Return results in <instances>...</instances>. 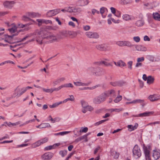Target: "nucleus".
Masks as SVG:
<instances>
[{
    "instance_id": "obj_1",
    "label": "nucleus",
    "mask_w": 160,
    "mask_h": 160,
    "mask_svg": "<svg viewBox=\"0 0 160 160\" xmlns=\"http://www.w3.org/2000/svg\"><path fill=\"white\" fill-rule=\"evenodd\" d=\"M43 32L42 31H39L38 32L37 35L38 37L37 38L36 41L38 43L40 44H42V39L46 38L48 40H49L50 42L58 41V38L57 36H54L52 34H50L47 37H45L43 36Z\"/></svg>"
},
{
    "instance_id": "obj_2",
    "label": "nucleus",
    "mask_w": 160,
    "mask_h": 160,
    "mask_svg": "<svg viewBox=\"0 0 160 160\" xmlns=\"http://www.w3.org/2000/svg\"><path fill=\"white\" fill-rule=\"evenodd\" d=\"M132 152L133 156L136 159L139 158L141 155V150L137 145H136L134 146Z\"/></svg>"
},
{
    "instance_id": "obj_3",
    "label": "nucleus",
    "mask_w": 160,
    "mask_h": 160,
    "mask_svg": "<svg viewBox=\"0 0 160 160\" xmlns=\"http://www.w3.org/2000/svg\"><path fill=\"white\" fill-rule=\"evenodd\" d=\"M48 140V138L45 137L42 138L37 142H36L32 145V147L33 148H35L39 146L41 144L47 142Z\"/></svg>"
},
{
    "instance_id": "obj_4",
    "label": "nucleus",
    "mask_w": 160,
    "mask_h": 160,
    "mask_svg": "<svg viewBox=\"0 0 160 160\" xmlns=\"http://www.w3.org/2000/svg\"><path fill=\"white\" fill-rule=\"evenodd\" d=\"M116 44L120 47H124L127 46L128 47H133V45L128 41H118L116 42Z\"/></svg>"
},
{
    "instance_id": "obj_5",
    "label": "nucleus",
    "mask_w": 160,
    "mask_h": 160,
    "mask_svg": "<svg viewBox=\"0 0 160 160\" xmlns=\"http://www.w3.org/2000/svg\"><path fill=\"white\" fill-rule=\"evenodd\" d=\"M96 48L98 50L101 51H109L111 49L110 46L103 44H98L95 46Z\"/></svg>"
},
{
    "instance_id": "obj_6",
    "label": "nucleus",
    "mask_w": 160,
    "mask_h": 160,
    "mask_svg": "<svg viewBox=\"0 0 160 160\" xmlns=\"http://www.w3.org/2000/svg\"><path fill=\"white\" fill-rule=\"evenodd\" d=\"M105 98L103 97L101 94L99 96L93 99V102L96 104H100L105 101Z\"/></svg>"
},
{
    "instance_id": "obj_7",
    "label": "nucleus",
    "mask_w": 160,
    "mask_h": 160,
    "mask_svg": "<svg viewBox=\"0 0 160 160\" xmlns=\"http://www.w3.org/2000/svg\"><path fill=\"white\" fill-rule=\"evenodd\" d=\"M86 36L90 38H98L99 37L98 34L95 32H87L85 33Z\"/></svg>"
},
{
    "instance_id": "obj_8",
    "label": "nucleus",
    "mask_w": 160,
    "mask_h": 160,
    "mask_svg": "<svg viewBox=\"0 0 160 160\" xmlns=\"http://www.w3.org/2000/svg\"><path fill=\"white\" fill-rule=\"evenodd\" d=\"M103 97L105 98V100L107 97H108L110 95H112L113 97H115L116 95H115V92L113 90H111L110 91H106L102 93Z\"/></svg>"
},
{
    "instance_id": "obj_9",
    "label": "nucleus",
    "mask_w": 160,
    "mask_h": 160,
    "mask_svg": "<svg viewBox=\"0 0 160 160\" xmlns=\"http://www.w3.org/2000/svg\"><path fill=\"white\" fill-rule=\"evenodd\" d=\"M16 3L15 1H6L3 3L4 6L7 8L11 9Z\"/></svg>"
},
{
    "instance_id": "obj_10",
    "label": "nucleus",
    "mask_w": 160,
    "mask_h": 160,
    "mask_svg": "<svg viewBox=\"0 0 160 160\" xmlns=\"http://www.w3.org/2000/svg\"><path fill=\"white\" fill-rule=\"evenodd\" d=\"M53 156V153L52 152H46L42 156V158L44 160H50Z\"/></svg>"
},
{
    "instance_id": "obj_11",
    "label": "nucleus",
    "mask_w": 160,
    "mask_h": 160,
    "mask_svg": "<svg viewBox=\"0 0 160 160\" xmlns=\"http://www.w3.org/2000/svg\"><path fill=\"white\" fill-rule=\"evenodd\" d=\"M148 99L151 101L154 102L160 99V95L159 94H154L150 95L148 97Z\"/></svg>"
},
{
    "instance_id": "obj_12",
    "label": "nucleus",
    "mask_w": 160,
    "mask_h": 160,
    "mask_svg": "<svg viewBox=\"0 0 160 160\" xmlns=\"http://www.w3.org/2000/svg\"><path fill=\"white\" fill-rule=\"evenodd\" d=\"M94 73L95 76H100L103 75L104 74V72L99 67H96V70Z\"/></svg>"
},
{
    "instance_id": "obj_13",
    "label": "nucleus",
    "mask_w": 160,
    "mask_h": 160,
    "mask_svg": "<svg viewBox=\"0 0 160 160\" xmlns=\"http://www.w3.org/2000/svg\"><path fill=\"white\" fill-rule=\"evenodd\" d=\"M26 15L28 16L30 18L39 17L40 16L39 13L33 12H28L26 13Z\"/></svg>"
},
{
    "instance_id": "obj_14",
    "label": "nucleus",
    "mask_w": 160,
    "mask_h": 160,
    "mask_svg": "<svg viewBox=\"0 0 160 160\" xmlns=\"http://www.w3.org/2000/svg\"><path fill=\"white\" fill-rule=\"evenodd\" d=\"M38 30H36L34 32H33V33H31L29 35H28L23 38L20 41H18L17 42H22L23 41L25 40L27 38L29 37H30L34 35H37V38H36L38 37V36L37 35L38 34Z\"/></svg>"
},
{
    "instance_id": "obj_15",
    "label": "nucleus",
    "mask_w": 160,
    "mask_h": 160,
    "mask_svg": "<svg viewBox=\"0 0 160 160\" xmlns=\"http://www.w3.org/2000/svg\"><path fill=\"white\" fill-rule=\"evenodd\" d=\"M152 156L155 160H157L160 158V152L154 150L153 151Z\"/></svg>"
},
{
    "instance_id": "obj_16",
    "label": "nucleus",
    "mask_w": 160,
    "mask_h": 160,
    "mask_svg": "<svg viewBox=\"0 0 160 160\" xmlns=\"http://www.w3.org/2000/svg\"><path fill=\"white\" fill-rule=\"evenodd\" d=\"M93 108L91 106H87L86 107L83 108L82 111L83 113H86L87 111H92L93 110Z\"/></svg>"
},
{
    "instance_id": "obj_17",
    "label": "nucleus",
    "mask_w": 160,
    "mask_h": 160,
    "mask_svg": "<svg viewBox=\"0 0 160 160\" xmlns=\"http://www.w3.org/2000/svg\"><path fill=\"white\" fill-rule=\"evenodd\" d=\"M96 70V67H90L88 68L87 69V71L89 73H90L92 75H94L95 73Z\"/></svg>"
},
{
    "instance_id": "obj_18",
    "label": "nucleus",
    "mask_w": 160,
    "mask_h": 160,
    "mask_svg": "<svg viewBox=\"0 0 160 160\" xmlns=\"http://www.w3.org/2000/svg\"><path fill=\"white\" fill-rule=\"evenodd\" d=\"M51 126L48 123H45L41 124L37 126L38 128H42L47 127H50Z\"/></svg>"
},
{
    "instance_id": "obj_19",
    "label": "nucleus",
    "mask_w": 160,
    "mask_h": 160,
    "mask_svg": "<svg viewBox=\"0 0 160 160\" xmlns=\"http://www.w3.org/2000/svg\"><path fill=\"white\" fill-rule=\"evenodd\" d=\"M89 135L88 134H87L85 135H84L80 137H79L76 140L77 142H79V141H81L83 139H85V142H87L88 141V140L87 139V136Z\"/></svg>"
},
{
    "instance_id": "obj_20",
    "label": "nucleus",
    "mask_w": 160,
    "mask_h": 160,
    "mask_svg": "<svg viewBox=\"0 0 160 160\" xmlns=\"http://www.w3.org/2000/svg\"><path fill=\"white\" fill-rule=\"evenodd\" d=\"M153 18L157 21H160V14L158 12L153 13Z\"/></svg>"
},
{
    "instance_id": "obj_21",
    "label": "nucleus",
    "mask_w": 160,
    "mask_h": 160,
    "mask_svg": "<svg viewBox=\"0 0 160 160\" xmlns=\"http://www.w3.org/2000/svg\"><path fill=\"white\" fill-rule=\"evenodd\" d=\"M154 80V78L152 77L151 76H149L148 77L147 83L149 84L153 83Z\"/></svg>"
},
{
    "instance_id": "obj_22",
    "label": "nucleus",
    "mask_w": 160,
    "mask_h": 160,
    "mask_svg": "<svg viewBox=\"0 0 160 160\" xmlns=\"http://www.w3.org/2000/svg\"><path fill=\"white\" fill-rule=\"evenodd\" d=\"M78 2L81 4V6H84L89 3V1L88 0H82L79 1Z\"/></svg>"
},
{
    "instance_id": "obj_23",
    "label": "nucleus",
    "mask_w": 160,
    "mask_h": 160,
    "mask_svg": "<svg viewBox=\"0 0 160 160\" xmlns=\"http://www.w3.org/2000/svg\"><path fill=\"white\" fill-rule=\"evenodd\" d=\"M74 84L76 86H87L89 83H85L80 82H74Z\"/></svg>"
},
{
    "instance_id": "obj_24",
    "label": "nucleus",
    "mask_w": 160,
    "mask_h": 160,
    "mask_svg": "<svg viewBox=\"0 0 160 160\" xmlns=\"http://www.w3.org/2000/svg\"><path fill=\"white\" fill-rule=\"evenodd\" d=\"M154 113V112H145L143 113H140L139 114V117H142L144 116H148L150 114H152Z\"/></svg>"
},
{
    "instance_id": "obj_25",
    "label": "nucleus",
    "mask_w": 160,
    "mask_h": 160,
    "mask_svg": "<svg viewBox=\"0 0 160 160\" xmlns=\"http://www.w3.org/2000/svg\"><path fill=\"white\" fill-rule=\"evenodd\" d=\"M122 17L123 19L126 21L132 19V17L128 14H126L123 15Z\"/></svg>"
},
{
    "instance_id": "obj_26",
    "label": "nucleus",
    "mask_w": 160,
    "mask_h": 160,
    "mask_svg": "<svg viewBox=\"0 0 160 160\" xmlns=\"http://www.w3.org/2000/svg\"><path fill=\"white\" fill-rule=\"evenodd\" d=\"M132 2V0H121L120 3L122 5H125L130 3Z\"/></svg>"
},
{
    "instance_id": "obj_27",
    "label": "nucleus",
    "mask_w": 160,
    "mask_h": 160,
    "mask_svg": "<svg viewBox=\"0 0 160 160\" xmlns=\"http://www.w3.org/2000/svg\"><path fill=\"white\" fill-rule=\"evenodd\" d=\"M133 103L136 104L137 103H143L144 102V100L143 99H137L132 101Z\"/></svg>"
},
{
    "instance_id": "obj_28",
    "label": "nucleus",
    "mask_w": 160,
    "mask_h": 160,
    "mask_svg": "<svg viewBox=\"0 0 160 160\" xmlns=\"http://www.w3.org/2000/svg\"><path fill=\"white\" fill-rule=\"evenodd\" d=\"M144 23V22L142 20H138L136 22V24L137 26L140 27L143 25Z\"/></svg>"
},
{
    "instance_id": "obj_29",
    "label": "nucleus",
    "mask_w": 160,
    "mask_h": 160,
    "mask_svg": "<svg viewBox=\"0 0 160 160\" xmlns=\"http://www.w3.org/2000/svg\"><path fill=\"white\" fill-rule=\"evenodd\" d=\"M143 149L145 156L150 155L149 151L146 147H144Z\"/></svg>"
},
{
    "instance_id": "obj_30",
    "label": "nucleus",
    "mask_w": 160,
    "mask_h": 160,
    "mask_svg": "<svg viewBox=\"0 0 160 160\" xmlns=\"http://www.w3.org/2000/svg\"><path fill=\"white\" fill-rule=\"evenodd\" d=\"M126 66V64L122 61H120L119 62H117V66L119 67H124Z\"/></svg>"
},
{
    "instance_id": "obj_31",
    "label": "nucleus",
    "mask_w": 160,
    "mask_h": 160,
    "mask_svg": "<svg viewBox=\"0 0 160 160\" xmlns=\"http://www.w3.org/2000/svg\"><path fill=\"white\" fill-rule=\"evenodd\" d=\"M22 20L24 21H32L33 22L34 21L32 19H31L28 16H25L24 15L22 17Z\"/></svg>"
},
{
    "instance_id": "obj_32",
    "label": "nucleus",
    "mask_w": 160,
    "mask_h": 160,
    "mask_svg": "<svg viewBox=\"0 0 160 160\" xmlns=\"http://www.w3.org/2000/svg\"><path fill=\"white\" fill-rule=\"evenodd\" d=\"M27 90L25 89V88H22L21 89V92H17V95H18L19 96H20L21 95H22V94H23Z\"/></svg>"
},
{
    "instance_id": "obj_33",
    "label": "nucleus",
    "mask_w": 160,
    "mask_h": 160,
    "mask_svg": "<svg viewBox=\"0 0 160 160\" xmlns=\"http://www.w3.org/2000/svg\"><path fill=\"white\" fill-rule=\"evenodd\" d=\"M47 16L48 17H51L54 16V13L53 10H51L48 12L47 14Z\"/></svg>"
},
{
    "instance_id": "obj_34",
    "label": "nucleus",
    "mask_w": 160,
    "mask_h": 160,
    "mask_svg": "<svg viewBox=\"0 0 160 160\" xmlns=\"http://www.w3.org/2000/svg\"><path fill=\"white\" fill-rule=\"evenodd\" d=\"M122 99V96L119 95V96H118L114 100V101L115 103H118L121 101Z\"/></svg>"
},
{
    "instance_id": "obj_35",
    "label": "nucleus",
    "mask_w": 160,
    "mask_h": 160,
    "mask_svg": "<svg viewBox=\"0 0 160 160\" xmlns=\"http://www.w3.org/2000/svg\"><path fill=\"white\" fill-rule=\"evenodd\" d=\"M59 153L63 157L67 154V151L66 150H62L59 152Z\"/></svg>"
},
{
    "instance_id": "obj_36",
    "label": "nucleus",
    "mask_w": 160,
    "mask_h": 160,
    "mask_svg": "<svg viewBox=\"0 0 160 160\" xmlns=\"http://www.w3.org/2000/svg\"><path fill=\"white\" fill-rule=\"evenodd\" d=\"M62 88L64 87L72 88L73 87V86L71 83L65 84L64 85H62Z\"/></svg>"
},
{
    "instance_id": "obj_37",
    "label": "nucleus",
    "mask_w": 160,
    "mask_h": 160,
    "mask_svg": "<svg viewBox=\"0 0 160 160\" xmlns=\"http://www.w3.org/2000/svg\"><path fill=\"white\" fill-rule=\"evenodd\" d=\"M69 132H68L65 131L60 132L58 133H56L54 134V135L55 136L57 135H63L64 134L68 133Z\"/></svg>"
},
{
    "instance_id": "obj_38",
    "label": "nucleus",
    "mask_w": 160,
    "mask_h": 160,
    "mask_svg": "<svg viewBox=\"0 0 160 160\" xmlns=\"http://www.w3.org/2000/svg\"><path fill=\"white\" fill-rule=\"evenodd\" d=\"M70 98H67V99L65 100L64 101L65 102H66L68 100H70L71 101H73L74 100V97L73 96V95H71L70 96Z\"/></svg>"
},
{
    "instance_id": "obj_39",
    "label": "nucleus",
    "mask_w": 160,
    "mask_h": 160,
    "mask_svg": "<svg viewBox=\"0 0 160 160\" xmlns=\"http://www.w3.org/2000/svg\"><path fill=\"white\" fill-rule=\"evenodd\" d=\"M74 12H80L82 11L81 8H73Z\"/></svg>"
},
{
    "instance_id": "obj_40",
    "label": "nucleus",
    "mask_w": 160,
    "mask_h": 160,
    "mask_svg": "<svg viewBox=\"0 0 160 160\" xmlns=\"http://www.w3.org/2000/svg\"><path fill=\"white\" fill-rule=\"evenodd\" d=\"M111 83L112 85L114 86H121L122 85V84L121 83L117 82H111Z\"/></svg>"
},
{
    "instance_id": "obj_41",
    "label": "nucleus",
    "mask_w": 160,
    "mask_h": 160,
    "mask_svg": "<svg viewBox=\"0 0 160 160\" xmlns=\"http://www.w3.org/2000/svg\"><path fill=\"white\" fill-rule=\"evenodd\" d=\"M8 30L11 33H14L16 31L15 27H13L11 28L8 29Z\"/></svg>"
},
{
    "instance_id": "obj_42",
    "label": "nucleus",
    "mask_w": 160,
    "mask_h": 160,
    "mask_svg": "<svg viewBox=\"0 0 160 160\" xmlns=\"http://www.w3.org/2000/svg\"><path fill=\"white\" fill-rule=\"evenodd\" d=\"M81 103L82 104V106L83 107V108L86 107L88 105V103L84 101H81Z\"/></svg>"
},
{
    "instance_id": "obj_43",
    "label": "nucleus",
    "mask_w": 160,
    "mask_h": 160,
    "mask_svg": "<svg viewBox=\"0 0 160 160\" xmlns=\"http://www.w3.org/2000/svg\"><path fill=\"white\" fill-rule=\"evenodd\" d=\"M8 11L0 12V17L4 16L8 14Z\"/></svg>"
},
{
    "instance_id": "obj_44",
    "label": "nucleus",
    "mask_w": 160,
    "mask_h": 160,
    "mask_svg": "<svg viewBox=\"0 0 160 160\" xmlns=\"http://www.w3.org/2000/svg\"><path fill=\"white\" fill-rule=\"evenodd\" d=\"M66 8L67 12H73V9H72V7H69L68 8Z\"/></svg>"
},
{
    "instance_id": "obj_45",
    "label": "nucleus",
    "mask_w": 160,
    "mask_h": 160,
    "mask_svg": "<svg viewBox=\"0 0 160 160\" xmlns=\"http://www.w3.org/2000/svg\"><path fill=\"white\" fill-rule=\"evenodd\" d=\"M133 39L136 42H138L140 41V38L138 36L134 37Z\"/></svg>"
},
{
    "instance_id": "obj_46",
    "label": "nucleus",
    "mask_w": 160,
    "mask_h": 160,
    "mask_svg": "<svg viewBox=\"0 0 160 160\" xmlns=\"http://www.w3.org/2000/svg\"><path fill=\"white\" fill-rule=\"evenodd\" d=\"M128 68H129L131 70L132 69V61H130L128 62Z\"/></svg>"
},
{
    "instance_id": "obj_47",
    "label": "nucleus",
    "mask_w": 160,
    "mask_h": 160,
    "mask_svg": "<svg viewBox=\"0 0 160 160\" xmlns=\"http://www.w3.org/2000/svg\"><path fill=\"white\" fill-rule=\"evenodd\" d=\"M62 88V85H61L57 88H55L53 89H52V92L54 91H58L59 90H60Z\"/></svg>"
},
{
    "instance_id": "obj_48",
    "label": "nucleus",
    "mask_w": 160,
    "mask_h": 160,
    "mask_svg": "<svg viewBox=\"0 0 160 160\" xmlns=\"http://www.w3.org/2000/svg\"><path fill=\"white\" fill-rule=\"evenodd\" d=\"M37 22L39 23V25H40V23L41 25L42 23H44V20L41 19H37Z\"/></svg>"
},
{
    "instance_id": "obj_49",
    "label": "nucleus",
    "mask_w": 160,
    "mask_h": 160,
    "mask_svg": "<svg viewBox=\"0 0 160 160\" xmlns=\"http://www.w3.org/2000/svg\"><path fill=\"white\" fill-rule=\"evenodd\" d=\"M18 26L20 28H22L24 27H26L27 26L28 24H18Z\"/></svg>"
},
{
    "instance_id": "obj_50",
    "label": "nucleus",
    "mask_w": 160,
    "mask_h": 160,
    "mask_svg": "<svg viewBox=\"0 0 160 160\" xmlns=\"http://www.w3.org/2000/svg\"><path fill=\"white\" fill-rule=\"evenodd\" d=\"M52 10L53 11V12L55 15L59 12H60V10L59 9H56Z\"/></svg>"
},
{
    "instance_id": "obj_51",
    "label": "nucleus",
    "mask_w": 160,
    "mask_h": 160,
    "mask_svg": "<svg viewBox=\"0 0 160 160\" xmlns=\"http://www.w3.org/2000/svg\"><path fill=\"white\" fill-rule=\"evenodd\" d=\"M144 60V58L143 57H142L140 58H138L137 59V61L138 62H142Z\"/></svg>"
},
{
    "instance_id": "obj_52",
    "label": "nucleus",
    "mask_w": 160,
    "mask_h": 160,
    "mask_svg": "<svg viewBox=\"0 0 160 160\" xmlns=\"http://www.w3.org/2000/svg\"><path fill=\"white\" fill-rule=\"evenodd\" d=\"M43 91H44V92H51V93L52 92V89H45V88H43Z\"/></svg>"
},
{
    "instance_id": "obj_53",
    "label": "nucleus",
    "mask_w": 160,
    "mask_h": 160,
    "mask_svg": "<svg viewBox=\"0 0 160 160\" xmlns=\"http://www.w3.org/2000/svg\"><path fill=\"white\" fill-rule=\"evenodd\" d=\"M100 146H98L95 149L94 152V154H96V153L98 152V150L100 149Z\"/></svg>"
},
{
    "instance_id": "obj_54",
    "label": "nucleus",
    "mask_w": 160,
    "mask_h": 160,
    "mask_svg": "<svg viewBox=\"0 0 160 160\" xmlns=\"http://www.w3.org/2000/svg\"><path fill=\"white\" fill-rule=\"evenodd\" d=\"M88 131V128L87 127H85L83 128L82 130H80V132H86Z\"/></svg>"
},
{
    "instance_id": "obj_55",
    "label": "nucleus",
    "mask_w": 160,
    "mask_h": 160,
    "mask_svg": "<svg viewBox=\"0 0 160 160\" xmlns=\"http://www.w3.org/2000/svg\"><path fill=\"white\" fill-rule=\"evenodd\" d=\"M107 120H108V119L101 120V121H99V122L96 123V124H97V125H98L99 124H100L104 122H105Z\"/></svg>"
},
{
    "instance_id": "obj_56",
    "label": "nucleus",
    "mask_w": 160,
    "mask_h": 160,
    "mask_svg": "<svg viewBox=\"0 0 160 160\" xmlns=\"http://www.w3.org/2000/svg\"><path fill=\"white\" fill-rule=\"evenodd\" d=\"M90 28V27L89 26L86 25L83 27V28L85 31L89 30Z\"/></svg>"
},
{
    "instance_id": "obj_57",
    "label": "nucleus",
    "mask_w": 160,
    "mask_h": 160,
    "mask_svg": "<svg viewBox=\"0 0 160 160\" xmlns=\"http://www.w3.org/2000/svg\"><path fill=\"white\" fill-rule=\"evenodd\" d=\"M101 63L103 64L105 66H108L111 65L109 63L104 61L102 62Z\"/></svg>"
},
{
    "instance_id": "obj_58",
    "label": "nucleus",
    "mask_w": 160,
    "mask_h": 160,
    "mask_svg": "<svg viewBox=\"0 0 160 160\" xmlns=\"http://www.w3.org/2000/svg\"><path fill=\"white\" fill-rule=\"evenodd\" d=\"M44 23L48 24V23H52V22L50 20H44Z\"/></svg>"
},
{
    "instance_id": "obj_59",
    "label": "nucleus",
    "mask_w": 160,
    "mask_h": 160,
    "mask_svg": "<svg viewBox=\"0 0 160 160\" xmlns=\"http://www.w3.org/2000/svg\"><path fill=\"white\" fill-rule=\"evenodd\" d=\"M110 10L112 13L115 14L116 13V9L114 8L113 7H111L110 8Z\"/></svg>"
},
{
    "instance_id": "obj_60",
    "label": "nucleus",
    "mask_w": 160,
    "mask_h": 160,
    "mask_svg": "<svg viewBox=\"0 0 160 160\" xmlns=\"http://www.w3.org/2000/svg\"><path fill=\"white\" fill-rule=\"evenodd\" d=\"M60 120V118H56L53 119L52 123H54L56 122H59Z\"/></svg>"
},
{
    "instance_id": "obj_61",
    "label": "nucleus",
    "mask_w": 160,
    "mask_h": 160,
    "mask_svg": "<svg viewBox=\"0 0 160 160\" xmlns=\"http://www.w3.org/2000/svg\"><path fill=\"white\" fill-rule=\"evenodd\" d=\"M144 40L145 41H150V39L148 36L146 35L144 37Z\"/></svg>"
},
{
    "instance_id": "obj_62",
    "label": "nucleus",
    "mask_w": 160,
    "mask_h": 160,
    "mask_svg": "<svg viewBox=\"0 0 160 160\" xmlns=\"http://www.w3.org/2000/svg\"><path fill=\"white\" fill-rule=\"evenodd\" d=\"M111 20L114 23H119L120 20H117V21L115 20L114 18H111Z\"/></svg>"
},
{
    "instance_id": "obj_63",
    "label": "nucleus",
    "mask_w": 160,
    "mask_h": 160,
    "mask_svg": "<svg viewBox=\"0 0 160 160\" xmlns=\"http://www.w3.org/2000/svg\"><path fill=\"white\" fill-rule=\"evenodd\" d=\"M68 24L71 26H72V27H75V25L74 23L72 21L69 22L68 23Z\"/></svg>"
},
{
    "instance_id": "obj_64",
    "label": "nucleus",
    "mask_w": 160,
    "mask_h": 160,
    "mask_svg": "<svg viewBox=\"0 0 160 160\" xmlns=\"http://www.w3.org/2000/svg\"><path fill=\"white\" fill-rule=\"evenodd\" d=\"M74 153L73 152L70 153L69 154V156L66 158V160H68V159L70 158L72 155H73L74 154Z\"/></svg>"
}]
</instances>
